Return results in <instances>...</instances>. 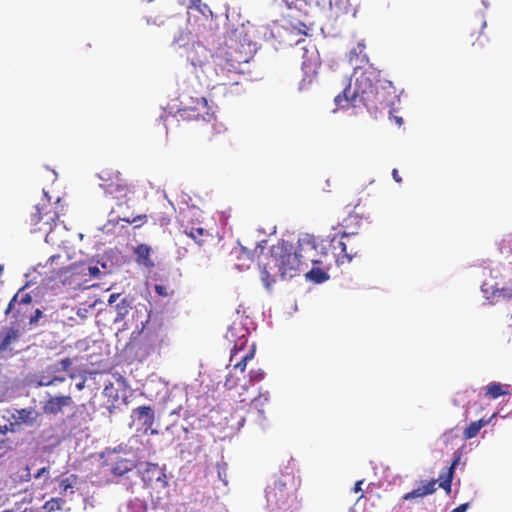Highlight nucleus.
<instances>
[{"label":"nucleus","instance_id":"f8f14e48","mask_svg":"<svg viewBox=\"0 0 512 512\" xmlns=\"http://www.w3.org/2000/svg\"><path fill=\"white\" fill-rule=\"evenodd\" d=\"M132 417L144 428V432H150L151 435L158 433L153 429L155 414L149 405L139 406L132 411Z\"/></svg>","mask_w":512,"mask_h":512},{"label":"nucleus","instance_id":"c03bdc74","mask_svg":"<svg viewBox=\"0 0 512 512\" xmlns=\"http://www.w3.org/2000/svg\"><path fill=\"white\" fill-rule=\"evenodd\" d=\"M43 316V312L40 309H35L34 314L29 318L30 325H36L38 320Z\"/></svg>","mask_w":512,"mask_h":512},{"label":"nucleus","instance_id":"dca6fc26","mask_svg":"<svg viewBox=\"0 0 512 512\" xmlns=\"http://www.w3.org/2000/svg\"><path fill=\"white\" fill-rule=\"evenodd\" d=\"M209 56V50L200 43H193L187 50V59L193 66L206 65Z\"/></svg>","mask_w":512,"mask_h":512},{"label":"nucleus","instance_id":"412c9836","mask_svg":"<svg viewBox=\"0 0 512 512\" xmlns=\"http://www.w3.org/2000/svg\"><path fill=\"white\" fill-rule=\"evenodd\" d=\"M23 289H20L10 300L6 310L5 315L8 316L14 309L18 303L23 304L28 307H32V296L29 293H21Z\"/></svg>","mask_w":512,"mask_h":512},{"label":"nucleus","instance_id":"c756f323","mask_svg":"<svg viewBox=\"0 0 512 512\" xmlns=\"http://www.w3.org/2000/svg\"><path fill=\"white\" fill-rule=\"evenodd\" d=\"M306 278L315 283H322L329 278V275L319 267H313L311 270L306 272Z\"/></svg>","mask_w":512,"mask_h":512},{"label":"nucleus","instance_id":"8fccbe9b","mask_svg":"<svg viewBox=\"0 0 512 512\" xmlns=\"http://www.w3.org/2000/svg\"><path fill=\"white\" fill-rule=\"evenodd\" d=\"M392 177L393 179L397 182V183H401L402 182V178L400 177L399 175V172L397 169H393L392 170Z\"/></svg>","mask_w":512,"mask_h":512},{"label":"nucleus","instance_id":"5fc2aeb1","mask_svg":"<svg viewBox=\"0 0 512 512\" xmlns=\"http://www.w3.org/2000/svg\"><path fill=\"white\" fill-rule=\"evenodd\" d=\"M150 470L157 471L159 474H161V472L156 464H149V468L147 469V472H149Z\"/></svg>","mask_w":512,"mask_h":512},{"label":"nucleus","instance_id":"69168bd1","mask_svg":"<svg viewBox=\"0 0 512 512\" xmlns=\"http://www.w3.org/2000/svg\"><path fill=\"white\" fill-rule=\"evenodd\" d=\"M3 512H14L13 510H6V511H3Z\"/></svg>","mask_w":512,"mask_h":512},{"label":"nucleus","instance_id":"e433bc0d","mask_svg":"<svg viewBox=\"0 0 512 512\" xmlns=\"http://www.w3.org/2000/svg\"><path fill=\"white\" fill-rule=\"evenodd\" d=\"M239 378L235 377L232 373H230L225 380V387L228 389H233L238 385Z\"/></svg>","mask_w":512,"mask_h":512},{"label":"nucleus","instance_id":"13d9d810","mask_svg":"<svg viewBox=\"0 0 512 512\" xmlns=\"http://www.w3.org/2000/svg\"><path fill=\"white\" fill-rule=\"evenodd\" d=\"M9 343H10V336H6V337L4 338V340H3L2 345H3V346H6V345H8Z\"/></svg>","mask_w":512,"mask_h":512},{"label":"nucleus","instance_id":"603ef678","mask_svg":"<svg viewBox=\"0 0 512 512\" xmlns=\"http://www.w3.org/2000/svg\"><path fill=\"white\" fill-rule=\"evenodd\" d=\"M363 482H364L363 480H359V481H357V482L355 483L354 488H353V491H354L355 493H358V492H360V491L362 490V484H363Z\"/></svg>","mask_w":512,"mask_h":512},{"label":"nucleus","instance_id":"cd10ccee","mask_svg":"<svg viewBox=\"0 0 512 512\" xmlns=\"http://www.w3.org/2000/svg\"><path fill=\"white\" fill-rule=\"evenodd\" d=\"M488 424V420L480 419L478 421L471 422L469 426L464 430L463 437L465 440L472 439L477 436L482 427Z\"/></svg>","mask_w":512,"mask_h":512},{"label":"nucleus","instance_id":"6e6552de","mask_svg":"<svg viewBox=\"0 0 512 512\" xmlns=\"http://www.w3.org/2000/svg\"><path fill=\"white\" fill-rule=\"evenodd\" d=\"M296 255L297 258H299L302 271L308 268L310 264L315 265L322 263L316 239L312 235L306 234L299 238L296 247Z\"/></svg>","mask_w":512,"mask_h":512},{"label":"nucleus","instance_id":"a19ab883","mask_svg":"<svg viewBox=\"0 0 512 512\" xmlns=\"http://www.w3.org/2000/svg\"><path fill=\"white\" fill-rule=\"evenodd\" d=\"M250 380L253 382H259L264 377V372L261 369L258 370H251L249 373Z\"/></svg>","mask_w":512,"mask_h":512},{"label":"nucleus","instance_id":"7ed1b4c3","mask_svg":"<svg viewBox=\"0 0 512 512\" xmlns=\"http://www.w3.org/2000/svg\"><path fill=\"white\" fill-rule=\"evenodd\" d=\"M248 62L246 57L237 56L233 51L220 53L212 57L211 65L215 73L214 87H236L240 85L241 71L240 65Z\"/></svg>","mask_w":512,"mask_h":512},{"label":"nucleus","instance_id":"e2e57ef3","mask_svg":"<svg viewBox=\"0 0 512 512\" xmlns=\"http://www.w3.org/2000/svg\"><path fill=\"white\" fill-rule=\"evenodd\" d=\"M6 483L4 481H0V491L5 489Z\"/></svg>","mask_w":512,"mask_h":512},{"label":"nucleus","instance_id":"b1692460","mask_svg":"<svg viewBox=\"0 0 512 512\" xmlns=\"http://www.w3.org/2000/svg\"><path fill=\"white\" fill-rule=\"evenodd\" d=\"M97 176L101 181L100 187L105 190V184H112L118 178H120L122 174L119 171L114 170L112 168H103L100 170Z\"/></svg>","mask_w":512,"mask_h":512},{"label":"nucleus","instance_id":"c85d7f7f","mask_svg":"<svg viewBox=\"0 0 512 512\" xmlns=\"http://www.w3.org/2000/svg\"><path fill=\"white\" fill-rule=\"evenodd\" d=\"M32 308L33 307H28L18 303L14 311L10 313L12 315L11 317L14 319V323H23L25 319L28 317V314L32 312Z\"/></svg>","mask_w":512,"mask_h":512},{"label":"nucleus","instance_id":"6ab92c4d","mask_svg":"<svg viewBox=\"0 0 512 512\" xmlns=\"http://www.w3.org/2000/svg\"><path fill=\"white\" fill-rule=\"evenodd\" d=\"M111 472L115 476H122L134 468L131 460L116 455L111 463H108Z\"/></svg>","mask_w":512,"mask_h":512},{"label":"nucleus","instance_id":"1a4fd4ad","mask_svg":"<svg viewBox=\"0 0 512 512\" xmlns=\"http://www.w3.org/2000/svg\"><path fill=\"white\" fill-rule=\"evenodd\" d=\"M200 128L203 140L211 146H222L229 141L227 128L217 119L216 115H213V120L201 123Z\"/></svg>","mask_w":512,"mask_h":512},{"label":"nucleus","instance_id":"864d4df0","mask_svg":"<svg viewBox=\"0 0 512 512\" xmlns=\"http://www.w3.org/2000/svg\"><path fill=\"white\" fill-rule=\"evenodd\" d=\"M112 390H113V385H112V383H110V385L105 386L103 393L105 395H110L109 392H111Z\"/></svg>","mask_w":512,"mask_h":512},{"label":"nucleus","instance_id":"ea45409f","mask_svg":"<svg viewBox=\"0 0 512 512\" xmlns=\"http://www.w3.org/2000/svg\"><path fill=\"white\" fill-rule=\"evenodd\" d=\"M492 294L493 296H502L507 299L512 298V291L508 288L495 289Z\"/></svg>","mask_w":512,"mask_h":512},{"label":"nucleus","instance_id":"9b49d317","mask_svg":"<svg viewBox=\"0 0 512 512\" xmlns=\"http://www.w3.org/2000/svg\"><path fill=\"white\" fill-rule=\"evenodd\" d=\"M174 212L175 209L171 202L160 199L150 208L149 219L155 226L167 227L171 223Z\"/></svg>","mask_w":512,"mask_h":512},{"label":"nucleus","instance_id":"0eeeda50","mask_svg":"<svg viewBox=\"0 0 512 512\" xmlns=\"http://www.w3.org/2000/svg\"><path fill=\"white\" fill-rule=\"evenodd\" d=\"M303 61L301 65L302 78L298 84L300 92L309 91L317 82L320 59L316 50L303 48Z\"/></svg>","mask_w":512,"mask_h":512},{"label":"nucleus","instance_id":"79ce46f5","mask_svg":"<svg viewBox=\"0 0 512 512\" xmlns=\"http://www.w3.org/2000/svg\"><path fill=\"white\" fill-rule=\"evenodd\" d=\"M316 4L322 8H332L334 5L339 4V0H315Z\"/></svg>","mask_w":512,"mask_h":512},{"label":"nucleus","instance_id":"4c0bfd02","mask_svg":"<svg viewBox=\"0 0 512 512\" xmlns=\"http://www.w3.org/2000/svg\"><path fill=\"white\" fill-rule=\"evenodd\" d=\"M72 481L70 478H64L59 483V492L60 494H65L66 491L70 488H72Z\"/></svg>","mask_w":512,"mask_h":512},{"label":"nucleus","instance_id":"a18cd8bd","mask_svg":"<svg viewBox=\"0 0 512 512\" xmlns=\"http://www.w3.org/2000/svg\"><path fill=\"white\" fill-rule=\"evenodd\" d=\"M59 365L60 368H58L57 371H67L72 365V360L66 357L59 362Z\"/></svg>","mask_w":512,"mask_h":512},{"label":"nucleus","instance_id":"f704fd0d","mask_svg":"<svg viewBox=\"0 0 512 512\" xmlns=\"http://www.w3.org/2000/svg\"><path fill=\"white\" fill-rule=\"evenodd\" d=\"M33 478L44 479V481H48L50 478V464L48 463L46 466L38 469V471L33 475Z\"/></svg>","mask_w":512,"mask_h":512},{"label":"nucleus","instance_id":"c9c22d12","mask_svg":"<svg viewBox=\"0 0 512 512\" xmlns=\"http://www.w3.org/2000/svg\"><path fill=\"white\" fill-rule=\"evenodd\" d=\"M360 219L356 214H350L343 220V228L348 229L350 224H358Z\"/></svg>","mask_w":512,"mask_h":512},{"label":"nucleus","instance_id":"f257e3e1","mask_svg":"<svg viewBox=\"0 0 512 512\" xmlns=\"http://www.w3.org/2000/svg\"><path fill=\"white\" fill-rule=\"evenodd\" d=\"M397 97L391 81L381 80L380 71L373 65L355 66L352 79L334 102L339 108L360 106L377 111L390 107Z\"/></svg>","mask_w":512,"mask_h":512},{"label":"nucleus","instance_id":"49530a36","mask_svg":"<svg viewBox=\"0 0 512 512\" xmlns=\"http://www.w3.org/2000/svg\"><path fill=\"white\" fill-rule=\"evenodd\" d=\"M31 477L29 466H25L24 473L20 476L21 481H29Z\"/></svg>","mask_w":512,"mask_h":512},{"label":"nucleus","instance_id":"7c9ffc66","mask_svg":"<svg viewBox=\"0 0 512 512\" xmlns=\"http://www.w3.org/2000/svg\"><path fill=\"white\" fill-rule=\"evenodd\" d=\"M508 391H506L504 389V386L500 383H497V382H493V383H490L487 387H486V393L485 395L492 398V399H496L502 395H505L507 394Z\"/></svg>","mask_w":512,"mask_h":512},{"label":"nucleus","instance_id":"f3484780","mask_svg":"<svg viewBox=\"0 0 512 512\" xmlns=\"http://www.w3.org/2000/svg\"><path fill=\"white\" fill-rule=\"evenodd\" d=\"M437 479H432L430 481L422 482V485L413 489L411 492L405 493L401 500H414L418 498H423L425 496L433 494L437 490Z\"/></svg>","mask_w":512,"mask_h":512},{"label":"nucleus","instance_id":"4d7b16f0","mask_svg":"<svg viewBox=\"0 0 512 512\" xmlns=\"http://www.w3.org/2000/svg\"><path fill=\"white\" fill-rule=\"evenodd\" d=\"M118 296H119L118 294H111V295H110V297H109L108 302H109V303H113V302H115V301H116V299L118 298Z\"/></svg>","mask_w":512,"mask_h":512},{"label":"nucleus","instance_id":"f03ea898","mask_svg":"<svg viewBox=\"0 0 512 512\" xmlns=\"http://www.w3.org/2000/svg\"><path fill=\"white\" fill-rule=\"evenodd\" d=\"M300 271L302 268L296 255V248L291 243L281 240L271 247L269 259L261 267V279L266 287H270L275 283L276 274L281 278H292Z\"/></svg>","mask_w":512,"mask_h":512},{"label":"nucleus","instance_id":"473e14b6","mask_svg":"<svg viewBox=\"0 0 512 512\" xmlns=\"http://www.w3.org/2000/svg\"><path fill=\"white\" fill-rule=\"evenodd\" d=\"M116 312L117 317L115 321H121L123 320L129 313V310L131 308L130 301L126 298L122 299L117 305H116Z\"/></svg>","mask_w":512,"mask_h":512},{"label":"nucleus","instance_id":"6e6d98bb","mask_svg":"<svg viewBox=\"0 0 512 512\" xmlns=\"http://www.w3.org/2000/svg\"><path fill=\"white\" fill-rule=\"evenodd\" d=\"M84 387H85V379L81 380L80 382H78L76 384V389L79 391L82 390Z\"/></svg>","mask_w":512,"mask_h":512},{"label":"nucleus","instance_id":"2f4dec72","mask_svg":"<svg viewBox=\"0 0 512 512\" xmlns=\"http://www.w3.org/2000/svg\"><path fill=\"white\" fill-rule=\"evenodd\" d=\"M65 503H66V501L62 498H59V497L51 498L50 500H48L44 503L43 509L45 512L59 511V510H62Z\"/></svg>","mask_w":512,"mask_h":512},{"label":"nucleus","instance_id":"338daca9","mask_svg":"<svg viewBox=\"0 0 512 512\" xmlns=\"http://www.w3.org/2000/svg\"><path fill=\"white\" fill-rule=\"evenodd\" d=\"M451 512H454V509Z\"/></svg>","mask_w":512,"mask_h":512},{"label":"nucleus","instance_id":"680f3d73","mask_svg":"<svg viewBox=\"0 0 512 512\" xmlns=\"http://www.w3.org/2000/svg\"><path fill=\"white\" fill-rule=\"evenodd\" d=\"M7 431V427L6 426H0V434L4 435Z\"/></svg>","mask_w":512,"mask_h":512},{"label":"nucleus","instance_id":"bf43d9fd","mask_svg":"<svg viewBox=\"0 0 512 512\" xmlns=\"http://www.w3.org/2000/svg\"><path fill=\"white\" fill-rule=\"evenodd\" d=\"M354 234H355V232H353V231H351V232L344 231L342 236L343 237H349L350 235H354Z\"/></svg>","mask_w":512,"mask_h":512},{"label":"nucleus","instance_id":"4468645a","mask_svg":"<svg viewBox=\"0 0 512 512\" xmlns=\"http://www.w3.org/2000/svg\"><path fill=\"white\" fill-rule=\"evenodd\" d=\"M104 191L115 199H123L134 192V186L121 176L112 184H105Z\"/></svg>","mask_w":512,"mask_h":512},{"label":"nucleus","instance_id":"20e7f679","mask_svg":"<svg viewBox=\"0 0 512 512\" xmlns=\"http://www.w3.org/2000/svg\"><path fill=\"white\" fill-rule=\"evenodd\" d=\"M58 220L59 213L47 194L31 207L25 219L34 231L43 232H50Z\"/></svg>","mask_w":512,"mask_h":512},{"label":"nucleus","instance_id":"ddd939ff","mask_svg":"<svg viewBox=\"0 0 512 512\" xmlns=\"http://www.w3.org/2000/svg\"><path fill=\"white\" fill-rule=\"evenodd\" d=\"M73 399L70 395L51 396L43 405L42 410L47 415L62 413L64 407L71 406Z\"/></svg>","mask_w":512,"mask_h":512},{"label":"nucleus","instance_id":"2eb2a0df","mask_svg":"<svg viewBox=\"0 0 512 512\" xmlns=\"http://www.w3.org/2000/svg\"><path fill=\"white\" fill-rule=\"evenodd\" d=\"M333 253L338 264L349 263L358 254V250L351 247L347 249V243L335 238L332 239Z\"/></svg>","mask_w":512,"mask_h":512},{"label":"nucleus","instance_id":"a211bd4d","mask_svg":"<svg viewBox=\"0 0 512 512\" xmlns=\"http://www.w3.org/2000/svg\"><path fill=\"white\" fill-rule=\"evenodd\" d=\"M269 402V394L268 392L259 393L257 397L251 400L250 408L248 411V415L255 416V420H262L265 418V409L264 407Z\"/></svg>","mask_w":512,"mask_h":512},{"label":"nucleus","instance_id":"393cba45","mask_svg":"<svg viewBox=\"0 0 512 512\" xmlns=\"http://www.w3.org/2000/svg\"><path fill=\"white\" fill-rule=\"evenodd\" d=\"M264 250V246L261 244H257L254 250H249L248 248L240 245L239 248H236L235 252L237 253L238 259L254 261L256 257H259L258 252L262 253Z\"/></svg>","mask_w":512,"mask_h":512},{"label":"nucleus","instance_id":"4be33fe9","mask_svg":"<svg viewBox=\"0 0 512 512\" xmlns=\"http://www.w3.org/2000/svg\"><path fill=\"white\" fill-rule=\"evenodd\" d=\"M39 414L34 408H23L16 411V415H14V419L17 423L33 425Z\"/></svg>","mask_w":512,"mask_h":512},{"label":"nucleus","instance_id":"bb28decb","mask_svg":"<svg viewBox=\"0 0 512 512\" xmlns=\"http://www.w3.org/2000/svg\"><path fill=\"white\" fill-rule=\"evenodd\" d=\"M135 254L138 256V259L141 263H143L147 267L153 266V261L151 260V248L146 244H139L135 248Z\"/></svg>","mask_w":512,"mask_h":512},{"label":"nucleus","instance_id":"de8ad7c7","mask_svg":"<svg viewBox=\"0 0 512 512\" xmlns=\"http://www.w3.org/2000/svg\"><path fill=\"white\" fill-rule=\"evenodd\" d=\"M155 291L160 296H164L165 297V296L168 295V293L166 291V288L164 286H162V285H156L155 286Z\"/></svg>","mask_w":512,"mask_h":512},{"label":"nucleus","instance_id":"5701e85b","mask_svg":"<svg viewBox=\"0 0 512 512\" xmlns=\"http://www.w3.org/2000/svg\"><path fill=\"white\" fill-rule=\"evenodd\" d=\"M460 458H461V454L457 452L455 454V457H454L450 467L447 470L446 475L444 477L443 476L440 477L441 481L439 483V487L444 489L446 491V493H448V494L451 492V483H452V479H453V475H454V469L458 465Z\"/></svg>","mask_w":512,"mask_h":512},{"label":"nucleus","instance_id":"39448f33","mask_svg":"<svg viewBox=\"0 0 512 512\" xmlns=\"http://www.w3.org/2000/svg\"><path fill=\"white\" fill-rule=\"evenodd\" d=\"M180 105L177 116L182 120L197 121L199 125L213 120V115H215L207 99L203 96L183 95Z\"/></svg>","mask_w":512,"mask_h":512},{"label":"nucleus","instance_id":"3c124183","mask_svg":"<svg viewBox=\"0 0 512 512\" xmlns=\"http://www.w3.org/2000/svg\"><path fill=\"white\" fill-rule=\"evenodd\" d=\"M390 119L394 120L398 127H400L403 124V118L396 115H391Z\"/></svg>","mask_w":512,"mask_h":512},{"label":"nucleus","instance_id":"9d476101","mask_svg":"<svg viewBox=\"0 0 512 512\" xmlns=\"http://www.w3.org/2000/svg\"><path fill=\"white\" fill-rule=\"evenodd\" d=\"M247 342L248 338L245 335L240 336L230 354V365L241 374L245 372L247 363L254 358L255 354L254 346L246 349Z\"/></svg>","mask_w":512,"mask_h":512},{"label":"nucleus","instance_id":"0e129e2a","mask_svg":"<svg viewBox=\"0 0 512 512\" xmlns=\"http://www.w3.org/2000/svg\"><path fill=\"white\" fill-rule=\"evenodd\" d=\"M477 43L480 47L484 46V42L480 39V37L477 38Z\"/></svg>","mask_w":512,"mask_h":512},{"label":"nucleus","instance_id":"58836bf2","mask_svg":"<svg viewBox=\"0 0 512 512\" xmlns=\"http://www.w3.org/2000/svg\"><path fill=\"white\" fill-rule=\"evenodd\" d=\"M65 381V377H58V376H55L51 379H48V380H45V378H43L41 381H40V385L41 386H52V385H55L56 383L58 382H64Z\"/></svg>","mask_w":512,"mask_h":512},{"label":"nucleus","instance_id":"423d86ee","mask_svg":"<svg viewBox=\"0 0 512 512\" xmlns=\"http://www.w3.org/2000/svg\"><path fill=\"white\" fill-rule=\"evenodd\" d=\"M101 271L97 266H89L84 263L72 264L59 271V279L64 285L72 286L73 288L82 286L87 280L83 279L85 276L96 278L100 275Z\"/></svg>","mask_w":512,"mask_h":512},{"label":"nucleus","instance_id":"37998d69","mask_svg":"<svg viewBox=\"0 0 512 512\" xmlns=\"http://www.w3.org/2000/svg\"><path fill=\"white\" fill-rule=\"evenodd\" d=\"M189 3V8H194L201 13H204V9L202 8V6L204 8H207L206 4H202V0H189Z\"/></svg>","mask_w":512,"mask_h":512},{"label":"nucleus","instance_id":"72a5a7b5","mask_svg":"<svg viewBox=\"0 0 512 512\" xmlns=\"http://www.w3.org/2000/svg\"><path fill=\"white\" fill-rule=\"evenodd\" d=\"M149 218V213L148 214H141V215H138L132 219L130 218H122L121 220L122 221H125L129 224H132V223H138L137 225H135V228H139L141 227L144 223L147 222Z\"/></svg>","mask_w":512,"mask_h":512},{"label":"nucleus","instance_id":"052dcab7","mask_svg":"<svg viewBox=\"0 0 512 512\" xmlns=\"http://www.w3.org/2000/svg\"><path fill=\"white\" fill-rule=\"evenodd\" d=\"M16 512H34V510L32 508H25L23 510H18Z\"/></svg>","mask_w":512,"mask_h":512},{"label":"nucleus","instance_id":"09e8293b","mask_svg":"<svg viewBox=\"0 0 512 512\" xmlns=\"http://www.w3.org/2000/svg\"><path fill=\"white\" fill-rule=\"evenodd\" d=\"M469 508V503H463L454 509V512H465Z\"/></svg>","mask_w":512,"mask_h":512},{"label":"nucleus","instance_id":"aec40b11","mask_svg":"<svg viewBox=\"0 0 512 512\" xmlns=\"http://www.w3.org/2000/svg\"><path fill=\"white\" fill-rule=\"evenodd\" d=\"M366 44L364 41H360L354 46L352 49H350L348 53V58L350 62H360L366 64V66L369 64V57L365 53Z\"/></svg>","mask_w":512,"mask_h":512},{"label":"nucleus","instance_id":"a878e982","mask_svg":"<svg viewBox=\"0 0 512 512\" xmlns=\"http://www.w3.org/2000/svg\"><path fill=\"white\" fill-rule=\"evenodd\" d=\"M184 233L195 240L196 243L202 244L205 241L206 237H209L210 234L208 230L198 226V227H185Z\"/></svg>","mask_w":512,"mask_h":512}]
</instances>
